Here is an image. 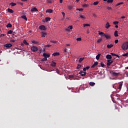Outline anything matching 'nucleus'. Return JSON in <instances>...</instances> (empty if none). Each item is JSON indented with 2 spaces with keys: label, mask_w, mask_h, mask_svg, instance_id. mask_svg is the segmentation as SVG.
I'll use <instances>...</instances> for the list:
<instances>
[{
  "label": "nucleus",
  "mask_w": 128,
  "mask_h": 128,
  "mask_svg": "<svg viewBox=\"0 0 128 128\" xmlns=\"http://www.w3.org/2000/svg\"><path fill=\"white\" fill-rule=\"evenodd\" d=\"M32 44H38V42L36 40H32Z\"/></svg>",
  "instance_id": "nucleus-28"
},
{
  "label": "nucleus",
  "mask_w": 128,
  "mask_h": 128,
  "mask_svg": "<svg viewBox=\"0 0 128 128\" xmlns=\"http://www.w3.org/2000/svg\"><path fill=\"white\" fill-rule=\"evenodd\" d=\"M106 58L107 60H112V55L110 54H107L106 56Z\"/></svg>",
  "instance_id": "nucleus-12"
},
{
  "label": "nucleus",
  "mask_w": 128,
  "mask_h": 128,
  "mask_svg": "<svg viewBox=\"0 0 128 128\" xmlns=\"http://www.w3.org/2000/svg\"><path fill=\"white\" fill-rule=\"evenodd\" d=\"M122 83L120 84L119 86L118 87V90H122Z\"/></svg>",
  "instance_id": "nucleus-26"
},
{
  "label": "nucleus",
  "mask_w": 128,
  "mask_h": 128,
  "mask_svg": "<svg viewBox=\"0 0 128 128\" xmlns=\"http://www.w3.org/2000/svg\"><path fill=\"white\" fill-rule=\"evenodd\" d=\"M10 4H11L12 6H16V4L14 2H12Z\"/></svg>",
  "instance_id": "nucleus-40"
},
{
  "label": "nucleus",
  "mask_w": 128,
  "mask_h": 128,
  "mask_svg": "<svg viewBox=\"0 0 128 128\" xmlns=\"http://www.w3.org/2000/svg\"><path fill=\"white\" fill-rule=\"evenodd\" d=\"M98 34L100 36H101V34H103V36H104V33L103 32L99 31L98 32Z\"/></svg>",
  "instance_id": "nucleus-32"
},
{
  "label": "nucleus",
  "mask_w": 128,
  "mask_h": 128,
  "mask_svg": "<svg viewBox=\"0 0 128 128\" xmlns=\"http://www.w3.org/2000/svg\"><path fill=\"white\" fill-rule=\"evenodd\" d=\"M76 40L80 42V40H82V38H77Z\"/></svg>",
  "instance_id": "nucleus-50"
},
{
  "label": "nucleus",
  "mask_w": 128,
  "mask_h": 128,
  "mask_svg": "<svg viewBox=\"0 0 128 128\" xmlns=\"http://www.w3.org/2000/svg\"><path fill=\"white\" fill-rule=\"evenodd\" d=\"M98 4H100V2L96 1L93 3V4H94V6H98Z\"/></svg>",
  "instance_id": "nucleus-24"
},
{
  "label": "nucleus",
  "mask_w": 128,
  "mask_h": 128,
  "mask_svg": "<svg viewBox=\"0 0 128 128\" xmlns=\"http://www.w3.org/2000/svg\"><path fill=\"white\" fill-rule=\"evenodd\" d=\"M87 34H90V30H88L86 31Z\"/></svg>",
  "instance_id": "nucleus-61"
},
{
  "label": "nucleus",
  "mask_w": 128,
  "mask_h": 128,
  "mask_svg": "<svg viewBox=\"0 0 128 128\" xmlns=\"http://www.w3.org/2000/svg\"><path fill=\"white\" fill-rule=\"evenodd\" d=\"M50 20H52V18H50V17H46L45 18V20H46V22H48L50 21Z\"/></svg>",
  "instance_id": "nucleus-16"
},
{
  "label": "nucleus",
  "mask_w": 128,
  "mask_h": 128,
  "mask_svg": "<svg viewBox=\"0 0 128 128\" xmlns=\"http://www.w3.org/2000/svg\"><path fill=\"white\" fill-rule=\"evenodd\" d=\"M31 50H32L33 52H38V48L36 46H32L31 47Z\"/></svg>",
  "instance_id": "nucleus-3"
},
{
  "label": "nucleus",
  "mask_w": 128,
  "mask_h": 128,
  "mask_svg": "<svg viewBox=\"0 0 128 128\" xmlns=\"http://www.w3.org/2000/svg\"><path fill=\"white\" fill-rule=\"evenodd\" d=\"M66 30L67 32H70V28H68H68H66Z\"/></svg>",
  "instance_id": "nucleus-55"
},
{
  "label": "nucleus",
  "mask_w": 128,
  "mask_h": 128,
  "mask_svg": "<svg viewBox=\"0 0 128 128\" xmlns=\"http://www.w3.org/2000/svg\"><path fill=\"white\" fill-rule=\"evenodd\" d=\"M102 38L98 39L97 40L98 44H100V42H102Z\"/></svg>",
  "instance_id": "nucleus-41"
},
{
  "label": "nucleus",
  "mask_w": 128,
  "mask_h": 128,
  "mask_svg": "<svg viewBox=\"0 0 128 128\" xmlns=\"http://www.w3.org/2000/svg\"><path fill=\"white\" fill-rule=\"evenodd\" d=\"M43 56L47 58H50V54H46V53H44Z\"/></svg>",
  "instance_id": "nucleus-15"
},
{
  "label": "nucleus",
  "mask_w": 128,
  "mask_h": 128,
  "mask_svg": "<svg viewBox=\"0 0 128 128\" xmlns=\"http://www.w3.org/2000/svg\"><path fill=\"white\" fill-rule=\"evenodd\" d=\"M46 12H48L49 14H52V9H48L46 10Z\"/></svg>",
  "instance_id": "nucleus-20"
},
{
  "label": "nucleus",
  "mask_w": 128,
  "mask_h": 128,
  "mask_svg": "<svg viewBox=\"0 0 128 128\" xmlns=\"http://www.w3.org/2000/svg\"><path fill=\"white\" fill-rule=\"evenodd\" d=\"M68 78H74V75H69Z\"/></svg>",
  "instance_id": "nucleus-37"
},
{
  "label": "nucleus",
  "mask_w": 128,
  "mask_h": 128,
  "mask_svg": "<svg viewBox=\"0 0 128 128\" xmlns=\"http://www.w3.org/2000/svg\"><path fill=\"white\" fill-rule=\"evenodd\" d=\"M84 58H80L79 60V62H82L84 60Z\"/></svg>",
  "instance_id": "nucleus-43"
},
{
  "label": "nucleus",
  "mask_w": 128,
  "mask_h": 128,
  "mask_svg": "<svg viewBox=\"0 0 128 128\" xmlns=\"http://www.w3.org/2000/svg\"><path fill=\"white\" fill-rule=\"evenodd\" d=\"M98 64V62H94V64L91 66V68H94Z\"/></svg>",
  "instance_id": "nucleus-11"
},
{
  "label": "nucleus",
  "mask_w": 128,
  "mask_h": 128,
  "mask_svg": "<svg viewBox=\"0 0 128 128\" xmlns=\"http://www.w3.org/2000/svg\"><path fill=\"white\" fill-rule=\"evenodd\" d=\"M52 56H60V52H54Z\"/></svg>",
  "instance_id": "nucleus-17"
},
{
  "label": "nucleus",
  "mask_w": 128,
  "mask_h": 128,
  "mask_svg": "<svg viewBox=\"0 0 128 128\" xmlns=\"http://www.w3.org/2000/svg\"><path fill=\"white\" fill-rule=\"evenodd\" d=\"M12 44L10 43L6 44L4 45V48H12Z\"/></svg>",
  "instance_id": "nucleus-2"
},
{
  "label": "nucleus",
  "mask_w": 128,
  "mask_h": 128,
  "mask_svg": "<svg viewBox=\"0 0 128 128\" xmlns=\"http://www.w3.org/2000/svg\"><path fill=\"white\" fill-rule=\"evenodd\" d=\"M93 16H94V18H96V14H94Z\"/></svg>",
  "instance_id": "nucleus-62"
},
{
  "label": "nucleus",
  "mask_w": 128,
  "mask_h": 128,
  "mask_svg": "<svg viewBox=\"0 0 128 128\" xmlns=\"http://www.w3.org/2000/svg\"><path fill=\"white\" fill-rule=\"evenodd\" d=\"M80 74V76H86V72H84V71H80L79 72Z\"/></svg>",
  "instance_id": "nucleus-7"
},
{
  "label": "nucleus",
  "mask_w": 128,
  "mask_h": 128,
  "mask_svg": "<svg viewBox=\"0 0 128 128\" xmlns=\"http://www.w3.org/2000/svg\"><path fill=\"white\" fill-rule=\"evenodd\" d=\"M64 52H68V51H66V48H64Z\"/></svg>",
  "instance_id": "nucleus-59"
},
{
  "label": "nucleus",
  "mask_w": 128,
  "mask_h": 128,
  "mask_svg": "<svg viewBox=\"0 0 128 128\" xmlns=\"http://www.w3.org/2000/svg\"><path fill=\"white\" fill-rule=\"evenodd\" d=\"M8 34H12V30H8Z\"/></svg>",
  "instance_id": "nucleus-38"
},
{
  "label": "nucleus",
  "mask_w": 128,
  "mask_h": 128,
  "mask_svg": "<svg viewBox=\"0 0 128 128\" xmlns=\"http://www.w3.org/2000/svg\"><path fill=\"white\" fill-rule=\"evenodd\" d=\"M52 46V45L50 44H46L44 46V48H50Z\"/></svg>",
  "instance_id": "nucleus-35"
},
{
  "label": "nucleus",
  "mask_w": 128,
  "mask_h": 128,
  "mask_svg": "<svg viewBox=\"0 0 128 128\" xmlns=\"http://www.w3.org/2000/svg\"><path fill=\"white\" fill-rule=\"evenodd\" d=\"M122 48L123 50H126L128 49V42H125L122 44Z\"/></svg>",
  "instance_id": "nucleus-1"
},
{
  "label": "nucleus",
  "mask_w": 128,
  "mask_h": 128,
  "mask_svg": "<svg viewBox=\"0 0 128 128\" xmlns=\"http://www.w3.org/2000/svg\"><path fill=\"white\" fill-rule=\"evenodd\" d=\"M39 30H46V28L44 25H42L39 26Z\"/></svg>",
  "instance_id": "nucleus-4"
},
{
  "label": "nucleus",
  "mask_w": 128,
  "mask_h": 128,
  "mask_svg": "<svg viewBox=\"0 0 128 128\" xmlns=\"http://www.w3.org/2000/svg\"><path fill=\"white\" fill-rule=\"evenodd\" d=\"M114 24L118 25V21H115L113 22Z\"/></svg>",
  "instance_id": "nucleus-42"
},
{
  "label": "nucleus",
  "mask_w": 128,
  "mask_h": 128,
  "mask_svg": "<svg viewBox=\"0 0 128 128\" xmlns=\"http://www.w3.org/2000/svg\"><path fill=\"white\" fill-rule=\"evenodd\" d=\"M68 8L70 10H72V6H68Z\"/></svg>",
  "instance_id": "nucleus-44"
},
{
  "label": "nucleus",
  "mask_w": 128,
  "mask_h": 128,
  "mask_svg": "<svg viewBox=\"0 0 128 128\" xmlns=\"http://www.w3.org/2000/svg\"><path fill=\"white\" fill-rule=\"evenodd\" d=\"M22 18H23L24 20H28V18H26V15H24L21 16Z\"/></svg>",
  "instance_id": "nucleus-23"
},
{
  "label": "nucleus",
  "mask_w": 128,
  "mask_h": 128,
  "mask_svg": "<svg viewBox=\"0 0 128 128\" xmlns=\"http://www.w3.org/2000/svg\"><path fill=\"white\" fill-rule=\"evenodd\" d=\"M10 42H16V40H10Z\"/></svg>",
  "instance_id": "nucleus-54"
},
{
  "label": "nucleus",
  "mask_w": 128,
  "mask_h": 128,
  "mask_svg": "<svg viewBox=\"0 0 128 128\" xmlns=\"http://www.w3.org/2000/svg\"><path fill=\"white\" fill-rule=\"evenodd\" d=\"M31 12H38V8L36 7L32 8L31 9Z\"/></svg>",
  "instance_id": "nucleus-10"
},
{
  "label": "nucleus",
  "mask_w": 128,
  "mask_h": 128,
  "mask_svg": "<svg viewBox=\"0 0 128 128\" xmlns=\"http://www.w3.org/2000/svg\"><path fill=\"white\" fill-rule=\"evenodd\" d=\"M106 9L108 10H112V8L110 6H106Z\"/></svg>",
  "instance_id": "nucleus-48"
},
{
  "label": "nucleus",
  "mask_w": 128,
  "mask_h": 128,
  "mask_svg": "<svg viewBox=\"0 0 128 128\" xmlns=\"http://www.w3.org/2000/svg\"><path fill=\"white\" fill-rule=\"evenodd\" d=\"M110 26V22H107L105 26L106 28H108Z\"/></svg>",
  "instance_id": "nucleus-14"
},
{
  "label": "nucleus",
  "mask_w": 128,
  "mask_h": 128,
  "mask_svg": "<svg viewBox=\"0 0 128 128\" xmlns=\"http://www.w3.org/2000/svg\"><path fill=\"white\" fill-rule=\"evenodd\" d=\"M82 66L80 65V64H78L77 67H76V68L77 70H78L79 68H80Z\"/></svg>",
  "instance_id": "nucleus-45"
},
{
  "label": "nucleus",
  "mask_w": 128,
  "mask_h": 128,
  "mask_svg": "<svg viewBox=\"0 0 128 128\" xmlns=\"http://www.w3.org/2000/svg\"><path fill=\"white\" fill-rule=\"evenodd\" d=\"M38 51L39 52V53L40 54L42 52V49L38 50Z\"/></svg>",
  "instance_id": "nucleus-60"
},
{
  "label": "nucleus",
  "mask_w": 128,
  "mask_h": 128,
  "mask_svg": "<svg viewBox=\"0 0 128 128\" xmlns=\"http://www.w3.org/2000/svg\"><path fill=\"white\" fill-rule=\"evenodd\" d=\"M110 54H112V56H116V54L112 53V52H111Z\"/></svg>",
  "instance_id": "nucleus-53"
},
{
  "label": "nucleus",
  "mask_w": 128,
  "mask_h": 128,
  "mask_svg": "<svg viewBox=\"0 0 128 128\" xmlns=\"http://www.w3.org/2000/svg\"><path fill=\"white\" fill-rule=\"evenodd\" d=\"M112 46H114V44H108L107 45V48H112Z\"/></svg>",
  "instance_id": "nucleus-22"
},
{
  "label": "nucleus",
  "mask_w": 128,
  "mask_h": 128,
  "mask_svg": "<svg viewBox=\"0 0 128 128\" xmlns=\"http://www.w3.org/2000/svg\"><path fill=\"white\" fill-rule=\"evenodd\" d=\"M122 56H128V53H126L125 54H123Z\"/></svg>",
  "instance_id": "nucleus-47"
},
{
  "label": "nucleus",
  "mask_w": 128,
  "mask_h": 128,
  "mask_svg": "<svg viewBox=\"0 0 128 128\" xmlns=\"http://www.w3.org/2000/svg\"><path fill=\"white\" fill-rule=\"evenodd\" d=\"M50 42H52L53 44H56V41L50 40Z\"/></svg>",
  "instance_id": "nucleus-52"
},
{
  "label": "nucleus",
  "mask_w": 128,
  "mask_h": 128,
  "mask_svg": "<svg viewBox=\"0 0 128 128\" xmlns=\"http://www.w3.org/2000/svg\"><path fill=\"white\" fill-rule=\"evenodd\" d=\"M12 24H8L7 25H6V28H12Z\"/></svg>",
  "instance_id": "nucleus-31"
},
{
  "label": "nucleus",
  "mask_w": 128,
  "mask_h": 128,
  "mask_svg": "<svg viewBox=\"0 0 128 128\" xmlns=\"http://www.w3.org/2000/svg\"><path fill=\"white\" fill-rule=\"evenodd\" d=\"M114 42L115 44H118V40H116Z\"/></svg>",
  "instance_id": "nucleus-56"
},
{
  "label": "nucleus",
  "mask_w": 128,
  "mask_h": 128,
  "mask_svg": "<svg viewBox=\"0 0 128 128\" xmlns=\"http://www.w3.org/2000/svg\"><path fill=\"white\" fill-rule=\"evenodd\" d=\"M110 74H111L112 76H118L120 75V73H116L114 72H110Z\"/></svg>",
  "instance_id": "nucleus-5"
},
{
  "label": "nucleus",
  "mask_w": 128,
  "mask_h": 128,
  "mask_svg": "<svg viewBox=\"0 0 128 128\" xmlns=\"http://www.w3.org/2000/svg\"><path fill=\"white\" fill-rule=\"evenodd\" d=\"M68 28H69V30H72V26H68Z\"/></svg>",
  "instance_id": "nucleus-51"
},
{
  "label": "nucleus",
  "mask_w": 128,
  "mask_h": 128,
  "mask_svg": "<svg viewBox=\"0 0 128 128\" xmlns=\"http://www.w3.org/2000/svg\"><path fill=\"white\" fill-rule=\"evenodd\" d=\"M90 68V66H88L86 68H83V70L84 72H86V70H88Z\"/></svg>",
  "instance_id": "nucleus-30"
},
{
  "label": "nucleus",
  "mask_w": 128,
  "mask_h": 128,
  "mask_svg": "<svg viewBox=\"0 0 128 128\" xmlns=\"http://www.w3.org/2000/svg\"><path fill=\"white\" fill-rule=\"evenodd\" d=\"M41 34H42V38H45L46 36V32H41Z\"/></svg>",
  "instance_id": "nucleus-13"
},
{
  "label": "nucleus",
  "mask_w": 128,
  "mask_h": 128,
  "mask_svg": "<svg viewBox=\"0 0 128 128\" xmlns=\"http://www.w3.org/2000/svg\"><path fill=\"white\" fill-rule=\"evenodd\" d=\"M112 62H114V61L112 60H107V66H110V64H112Z\"/></svg>",
  "instance_id": "nucleus-6"
},
{
  "label": "nucleus",
  "mask_w": 128,
  "mask_h": 128,
  "mask_svg": "<svg viewBox=\"0 0 128 128\" xmlns=\"http://www.w3.org/2000/svg\"><path fill=\"white\" fill-rule=\"evenodd\" d=\"M114 2V0H108L107 2L108 4H112Z\"/></svg>",
  "instance_id": "nucleus-33"
},
{
  "label": "nucleus",
  "mask_w": 128,
  "mask_h": 128,
  "mask_svg": "<svg viewBox=\"0 0 128 128\" xmlns=\"http://www.w3.org/2000/svg\"><path fill=\"white\" fill-rule=\"evenodd\" d=\"M120 4H124V2H120L116 4V6H120Z\"/></svg>",
  "instance_id": "nucleus-29"
},
{
  "label": "nucleus",
  "mask_w": 128,
  "mask_h": 128,
  "mask_svg": "<svg viewBox=\"0 0 128 128\" xmlns=\"http://www.w3.org/2000/svg\"><path fill=\"white\" fill-rule=\"evenodd\" d=\"M118 30H116L114 32V36L116 38L118 36Z\"/></svg>",
  "instance_id": "nucleus-18"
},
{
  "label": "nucleus",
  "mask_w": 128,
  "mask_h": 128,
  "mask_svg": "<svg viewBox=\"0 0 128 128\" xmlns=\"http://www.w3.org/2000/svg\"><path fill=\"white\" fill-rule=\"evenodd\" d=\"M46 60H48V58L46 57H44L42 59V62H46Z\"/></svg>",
  "instance_id": "nucleus-34"
},
{
  "label": "nucleus",
  "mask_w": 128,
  "mask_h": 128,
  "mask_svg": "<svg viewBox=\"0 0 128 128\" xmlns=\"http://www.w3.org/2000/svg\"><path fill=\"white\" fill-rule=\"evenodd\" d=\"M60 4H62V0H60Z\"/></svg>",
  "instance_id": "nucleus-63"
},
{
  "label": "nucleus",
  "mask_w": 128,
  "mask_h": 128,
  "mask_svg": "<svg viewBox=\"0 0 128 128\" xmlns=\"http://www.w3.org/2000/svg\"><path fill=\"white\" fill-rule=\"evenodd\" d=\"M80 18H84V16L82 15H80Z\"/></svg>",
  "instance_id": "nucleus-58"
},
{
  "label": "nucleus",
  "mask_w": 128,
  "mask_h": 128,
  "mask_svg": "<svg viewBox=\"0 0 128 128\" xmlns=\"http://www.w3.org/2000/svg\"><path fill=\"white\" fill-rule=\"evenodd\" d=\"M62 14L63 18H64V16H66V14L64 12H62Z\"/></svg>",
  "instance_id": "nucleus-57"
},
{
  "label": "nucleus",
  "mask_w": 128,
  "mask_h": 128,
  "mask_svg": "<svg viewBox=\"0 0 128 128\" xmlns=\"http://www.w3.org/2000/svg\"><path fill=\"white\" fill-rule=\"evenodd\" d=\"M100 66H102V68H104V64H103L102 62H101V63H100Z\"/></svg>",
  "instance_id": "nucleus-49"
},
{
  "label": "nucleus",
  "mask_w": 128,
  "mask_h": 128,
  "mask_svg": "<svg viewBox=\"0 0 128 128\" xmlns=\"http://www.w3.org/2000/svg\"><path fill=\"white\" fill-rule=\"evenodd\" d=\"M84 27H86V26H90V24H84Z\"/></svg>",
  "instance_id": "nucleus-36"
},
{
  "label": "nucleus",
  "mask_w": 128,
  "mask_h": 128,
  "mask_svg": "<svg viewBox=\"0 0 128 128\" xmlns=\"http://www.w3.org/2000/svg\"><path fill=\"white\" fill-rule=\"evenodd\" d=\"M104 36H105V38H107V40H108L109 38H111L110 35L109 34H104Z\"/></svg>",
  "instance_id": "nucleus-8"
},
{
  "label": "nucleus",
  "mask_w": 128,
  "mask_h": 128,
  "mask_svg": "<svg viewBox=\"0 0 128 128\" xmlns=\"http://www.w3.org/2000/svg\"><path fill=\"white\" fill-rule=\"evenodd\" d=\"M8 12H10V14H14V10L10 8H8Z\"/></svg>",
  "instance_id": "nucleus-21"
},
{
  "label": "nucleus",
  "mask_w": 128,
  "mask_h": 128,
  "mask_svg": "<svg viewBox=\"0 0 128 128\" xmlns=\"http://www.w3.org/2000/svg\"><path fill=\"white\" fill-rule=\"evenodd\" d=\"M100 54H98L96 56V60H100Z\"/></svg>",
  "instance_id": "nucleus-25"
},
{
  "label": "nucleus",
  "mask_w": 128,
  "mask_h": 128,
  "mask_svg": "<svg viewBox=\"0 0 128 128\" xmlns=\"http://www.w3.org/2000/svg\"><path fill=\"white\" fill-rule=\"evenodd\" d=\"M121 18H126V16H122L121 17Z\"/></svg>",
  "instance_id": "nucleus-64"
},
{
  "label": "nucleus",
  "mask_w": 128,
  "mask_h": 128,
  "mask_svg": "<svg viewBox=\"0 0 128 128\" xmlns=\"http://www.w3.org/2000/svg\"><path fill=\"white\" fill-rule=\"evenodd\" d=\"M82 6L84 8H88V4H83Z\"/></svg>",
  "instance_id": "nucleus-39"
},
{
  "label": "nucleus",
  "mask_w": 128,
  "mask_h": 128,
  "mask_svg": "<svg viewBox=\"0 0 128 128\" xmlns=\"http://www.w3.org/2000/svg\"><path fill=\"white\" fill-rule=\"evenodd\" d=\"M90 86H96V83L94 82H90L89 83Z\"/></svg>",
  "instance_id": "nucleus-19"
},
{
  "label": "nucleus",
  "mask_w": 128,
  "mask_h": 128,
  "mask_svg": "<svg viewBox=\"0 0 128 128\" xmlns=\"http://www.w3.org/2000/svg\"><path fill=\"white\" fill-rule=\"evenodd\" d=\"M76 10H79V12H80V11L82 12V10H84V9H82V8H80V9L77 8Z\"/></svg>",
  "instance_id": "nucleus-46"
},
{
  "label": "nucleus",
  "mask_w": 128,
  "mask_h": 128,
  "mask_svg": "<svg viewBox=\"0 0 128 128\" xmlns=\"http://www.w3.org/2000/svg\"><path fill=\"white\" fill-rule=\"evenodd\" d=\"M50 66H54V67L56 66V62H54V61H52L51 62Z\"/></svg>",
  "instance_id": "nucleus-9"
},
{
  "label": "nucleus",
  "mask_w": 128,
  "mask_h": 128,
  "mask_svg": "<svg viewBox=\"0 0 128 128\" xmlns=\"http://www.w3.org/2000/svg\"><path fill=\"white\" fill-rule=\"evenodd\" d=\"M23 44H26V46H28V42H26V40H24L23 41Z\"/></svg>",
  "instance_id": "nucleus-27"
}]
</instances>
